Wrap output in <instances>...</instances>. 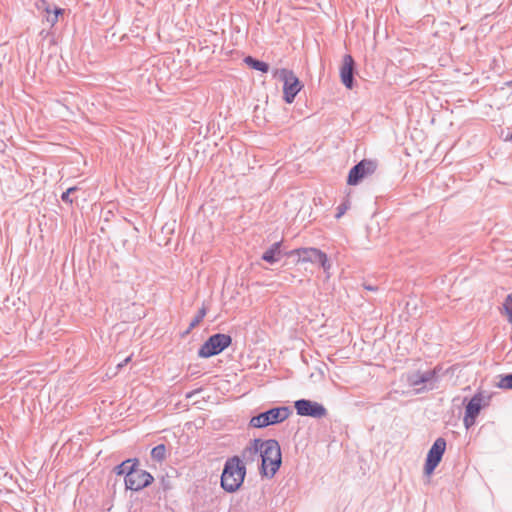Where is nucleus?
Masks as SVG:
<instances>
[{
    "label": "nucleus",
    "instance_id": "1",
    "mask_svg": "<svg viewBox=\"0 0 512 512\" xmlns=\"http://www.w3.org/2000/svg\"><path fill=\"white\" fill-rule=\"evenodd\" d=\"M245 477V464L242 462L240 456H232L228 458L224 464L220 479L221 488L228 493H234L241 488Z\"/></svg>",
    "mask_w": 512,
    "mask_h": 512
},
{
    "label": "nucleus",
    "instance_id": "2",
    "mask_svg": "<svg viewBox=\"0 0 512 512\" xmlns=\"http://www.w3.org/2000/svg\"><path fill=\"white\" fill-rule=\"evenodd\" d=\"M118 475H125V486L127 489L138 491L150 485L153 476L138 467L137 459H128L115 468Z\"/></svg>",
    "mask_w": 512,
    "mask_h": 512
},
{
    "label": "nucleus",
    "instance_id": "3",
    "mask_svg": "<svg viewBox=\"0 0 512 512\" xmlns=\"http://www.w3.org/2000/svg\"><path fill=\"white\" fill-rule=\"evenodd\" d=\"M261 473L272 478L281 466V449L276 440H261Z\"/></svg>",
    "mask_w": 512,
    "mask_h": 512
},
{
    "label": "nucleus",
    "instance_id": "4",
    "mask_svg": "<svg viewBox=\"0 0 512 512\" xmlns=\"http://www.w3.org/2000/svg\"><path fill=\"white\" fill-rule=\"evenodd\" d=\"M287 255L295 258V264L318 263L327 273V278L330 277L331 264L323 251L314 247H302L288 252Z\"/></svg>",
    "mask_w": 512,
    "mask_h": 512
},
{
    "label": "nucleus",
    "instance_id": "5",
    "mask_svg": "<svg viewBox=\"0 0 512 512\" xmlns=\"http://www.w3.org/2000/svg\"><path fill=\"white\" fill-rule=\"evenodd\" d=\"M273 77L283 82V98L291 104L296 95L302 90L303 85L293 71L282 68L273 71Z\"/></svg>",
    "mask_w": 512,
    "mask_h": 512
},
{
    "label": "nucleus",
    "instance_id": "6",
    "mask_svg": "<svg viewBox=\"0 0 512 512\" xmlns=\"http://www.w3.org/2000/svg\"><path fill=\"white\" fill-rule=\"evenodd\" d=\"M232 343L231 336L227 334H214L210 336L198 350L200 358H209L220 354Z\"/></svg>",
    "mask_w": 512,
    "mask_h": 512
},
{
    "label": "nucleus",
    "instance_id": "7",
    "mask_svg": "<svg viewBox=\"0 0 512 512\" xmlns=\"http://www.w3.org/2000/svg\"><path fill=\"white\" fill-rule=\"evenodd\" d=\"M289 416V410L286 407L272 408L266 412L254 416L250 420V425L254 428H264L269 425L281 423Z\"/></svg>",
    "mask_w": 512,
    "mask_h": 512
},
{
    "label": "nucleus",
    "instance_id": "8",
    "mask_svg": "<svg viewBox=\"0 0 512 512\" xmlns=\"http://www.w3.org/2000/svg\"><path fill=\"white\" fill-rule=\"evenodd\" d=\"M377 169V163L370 159H363L356 164L348 174L347 184L350 186L358 185L363 179L374 174Z\"/></svg>",
    "mask_w": 512,
    "mask_h": 512
},
{
    "label": "nucleus",
    "instance_id": "9",
    "mask_svg": "<svg viewBox=\"0 0 512 512\" xmlns=\"http://www.w3.org/2000/svg\"><path fill=\"white\" fill-rule=\"evenodd\" d=\"M445 449L446 441L443 438H438L430 448L427 455L425 463V473L427 475L432 474L437 465L440 463Z\"/></svg>",
    "mask_w": 512,
    "mask_h": 512
},
{
    "label": "nucleus",
    "instance_id": "10",
    "mask_svg": "<svg viewBox=\"0 0 512 512\" xmlns=\"http://www.w3.org/2000/svg\"><path fill=\"white\" fill-rule=\"evenodd\" d=\"M295 409L301 416H311L321 418L326 415V409L323 405L310 400H298L295 402Z\"/></svg>",
    "mask_w": 512,
    "mask_h": 512
},
{
    "label": "nucleus",
    "instance_id": "11",
    "mask_svg": "<svg viewBox=\"0 0 512 512\" xmlns=\"http://www.w3.org/2000/svg\"><path fill=\"white\" fill-rule=\"evenodd\" d=\"M483 402V395L481 393L475 394L469 403L466 405L465 416L463 419L466 428H470L475 424V420L479 415Z\"/></svg>",
    "mask_w": 512,
    "mask_h": 512
},
{
    "label": "nucleus",
    "instance_id": "12",
    "mask_svg": "<svg viewBox=\"0 0 512 512\" xmlns=\"http://www.w3.org/2000/svg\"><path fill=\"white\" fill-rule=\"evenodd\" d=\"M353 72L354 60L351 55L346 54L343 56L342 66L340 68V78L347 89L353 88Z\"/></svg>",
    "mask_w": 512,
    "mask_h": 512
},
{
    "label": "nucleus",
    "instance_id": "13",
    "mask_svg": "<svg viewBox=\"0 0 512 512\" xmlns=\"http://www.w3.org/2000/svg\"><path fill=\"white\" fill-rule=\"evenodd\" d=\"M261 439L252 440L241 452V460L246 464L258 463L260 458Z\"/></svg>",
    "mask_w": 512,
    "mask_h": 512
},
{
    "label": "nucleus",
    "instance_id": "14",
    "mask_svg": "<svg viewBox=\"0 0 512 512\" xmlns=\"http://www.w3.org/2000/svg\"><path fill=\"white\" fill-rule=\"evenodd\" d=\"M280 246V242L274 243L269 249H267L263 253L262 259L270 264H274L277 261H279L281 257Z\"/></svg>",
    "mask_w": 512,
    "mask_h": 512
},
{
    "label": "nucleus",
    "instance_id": "15",
    "mask_svg": "<svg viewBox=\"0 0 512 512\" xmlns=\"http://www.w3.org/2000/svg\"><path fill=\"white\" fill-rule=\"evenodd\" d=\"M244 62L249 66L251 67L252 69H255V70H258V71H261L263 73H266L268 72L269 70V65L263 61H259V60H256L254 59L253 57L251 56H247L245 59H244Z\"/></svg>",
    "mask_w": 512,
    "mask_h": 512
},
{
    "label": "nucleus",
    "instance_id": "16",
    "mask_svg": "<svg viewBox=\"0 0 512 512\" xmlns=\"http://www.w3.org/2000/svg\"><path fill=\"white\" fill-rule=\"evenodd\" d=\"M151 457L158 462L163 461L166 457L165 445L160 444V445H157L156 447H154L151 451Z\"/></svg>",
    "mask_w": 512,
    "mask_h": 512
},
{
    "label": "nucleus",
    "instance_id": "17",
    "mask_svg": "<svg viewBox=\"0 0 512 512\" xmlns=\"http://www.w3.org/2000/svg\"><path fill=\"white\" fill-rule=\"evenodd\" d=\"M205 316H206V309L204 307H202L198 311L197 315L194 317L192 322L190 323L189 329L191 330V329L195 328L197 325H199Z\"/></svg>",
    "mask_w": 512,
    "mask_h": 512
},
{
    "label": "nucleus",
    "instance_id": "18",
    "mask_svg": "<svg viewBox=\"0 0 512 512\" xmlns=\"http://www.w3.org/2000/svg\"><path fill=\"white\" fill-rule=\"evenodd\" d=\"M497 386L501 389H512V374L501 377Z\"/></svg>",
    "mask_w": 512,
    "mask_h": 512
},
{
    "label": "nucleus",
    "instance_id": "19",
    "mask_svg": "<svg viewBox=\"0 0 512 512\" xmlns=\"http://www.w3.org/2000/svg\"><path fill=\"white\" fill-rule=\"evenodd\" d=\"M63 13H64V9H62V8H55L53 10V15L52 16H46L47 23H49L51 26H54L58 22V16L62 15Z\"/></svg>",
    "mask_w": 512,
    "mask_h": 512
},
{
    "label": "nucleus",
    "instance_id": "20",
    "mask_svg": "<svg viewBox=\"0 0 512 512\" xmlns=\"http://www.w3.org/2000/svg\"><path fill=\"white\" fill-rule=\"evenodd\" d=\"M436 377V369L426 372L425 374L420 376L418 381H415V384L424 383L430 381Z\"/></svg>",
    "mask_w": 512,
    "mask_h": 512
},
{
    "label": "nucleus",
    "instance_id": "21",
    "mask_svg": "<svg viewBox=\"0 0 512 512\" xmlns=\"http://www.w3.org/2000/svg\"><path fill=\"white\" fill-rule=\"evenodd\" d=\"M76 187H70L68 188L61 196V199L69 204H73V199L70 198V194L74 191H76Z\"/></svg>",
    "mask_w": 512,
    "mask_h": 512
},
{
    "label": "nucleus",
    "instance_id": "22",
    "mask_svg": "<svg viewBox=\"0 0 512 512\" xmlns=\"http://www.w3.org/2000/svg\"><path fill=\"white\" fill-rule=\"evenodd\" d=\"M39 9H42L46 13V16L53 15V11L51 10V8L46 0L40 1Z\"/></svg>",
    "mask_w": 512,
    "mask_h": 512
},
{
    "label": "nucleus",
    "instance_id": "23",
    "mask_svg": "<svg viewBox=\"0 0 512 512\" xmlns=\"http://www.w3.org/2000/svg\"><path fill=\"white\" fill-rule=\"evenodd\" d=\"M338 209H339V212L336 215V217L340 218L345 213V211L347 209V206L346 205H341Z\"/></svg>",
    "mask_w": 512,
    "mask_h": 512
},
{
    "label": "nucleus",
    "instance_id": "24",
    "mask_svg": "<svg viewBox=\"0 0 512 512\" xmlns=\"http://www.w3.org/2000/svg\"><path fill=\"white\" fill-rule=\"evenodd\" d=\"M130 361V357H128L126 360H125V363L129 362Z\"/></svg>",
    "mask_w": 512,
    "mask_h": 512
}]
</instances>
